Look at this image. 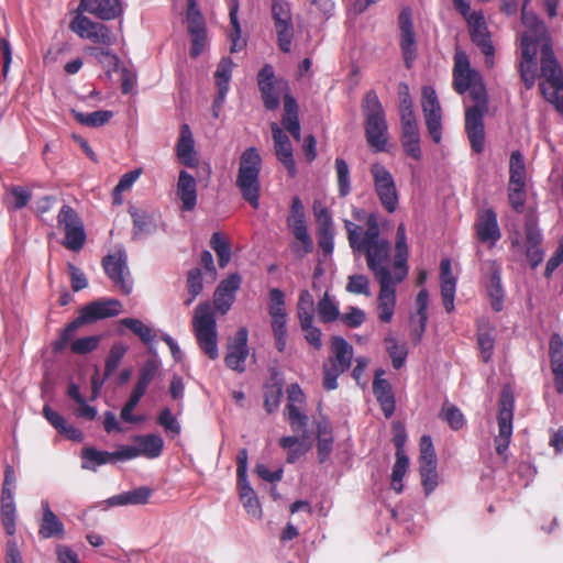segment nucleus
<instances>
[{
	"mask_svg": "<svg viewBox=\"0 0 563 563\" xmlns=\"http://www.w3.org/2000/svg\"><path fill=\"white\" fill-rule=\"evenodd\" d=\"M528 2L526 0L522 5V22L529 29L521 36L520 77L527 89H531L540 78L542 96L563 114V69L554 55L547 27L527 12Z\"/></svg>",
	"mask_w": 563,
	"mask_h": 563,
	"instance_id": "obj_1",
	"label": "nucleus"
},
{
	"mask_svg": "<svg viewBox=\"0 0 563 563\" xmlns=\"http://www.w3.org/2000/svg\"><path fill=\"white\" fill-rule=\"evenodd\" d=\"M347 241L354 252L363 253L368 269L376 280L394 278V266L390 260V243L380 236L379 221L376 213L366 218V229L350 220H344Z\"/></svg>",
	"mask_w": 563,
	"mask_h": 563,
	"instance_id": "obj_2",
	"label": "nucleus"
},
{
	"mask_svg": "<svg viewBox=\"0 0 563 563\" xmlns=\"http://www.w3.org/2000/svg\"><path fill=\"white\" fill-rule=\"evenodd\" d=\"M453 60L452 86L454 91L459 95L468 91L475 102L474 106L483 107L488 101L483 76L472 67L470 57L462 48H455Z\"/></svg>",
	"mask_w": 563,
	"mask_h": 563,
	"instance_id": "obj_3",
	"label": "nucleus"
},
{
	"mask_svg": "<svg viewBox=\"0 0 563 563\" xmlns=\"http://www.w3.org/2000/svg\"><path fill=\"white\" fill-rule=\"evenodd\" d=\"M365 136L375 152H383L388 142V124L385 110L375 91L366 92L362 102Z\"/></svg>",
	"mask_w": 563,
	"mask_h": 563,
	"instance_id": "obj_4",
	"label": "nucleus"
},
{
	"mask_svg": "<svg viewBox=\"0 0 563 563\" xmlns=\"http://www.w3.org/2000/svg\"><path fill=\"white\" fill-rule=\"evenodd\" d=\"M262 158L255 147L246 148L240 157L236 187L242 197L254 208L260 207V173Z\"/></svg>",
	"mask_w": 563,
	"mask_h": 563,
	"instance_id": "obj_5",
	"label": "nucleus"
},
{
	"mask_svg": "<svg viewBox=\"0 0 563 563\" xmlns=\"http://www.w3.org/2000/svg\"><path fill=\"white\" fill-rule=\"evenodd\" d=\"M121 311V302L117 299L97 300L86 305L79 310L77 318L63 330L56 347L64 350L79 328L100 319L115 317Z\"/></svg>",
	"mask_w": 563,
	"mask_h": 563,
	"instance_id": "obj_6",
	"label": "nucleus"
},
{
	"mask_svg": "<svg viewBox=\"0 0 563 563\" xmlns=\"http://www.w3.org/2000/svg\"><path fill=\"white\" fill-rule=\"evenodd\" d=\"M454 4L468 24L473 43L476 44L485 55L486 66L489 68L493 67L494 46L482 12H471V7L467 0H454Z\"/></svg>",
	"mask_w": 563,
	"mask_h": 563,
	"instance_id": "obj_7",
	"label": "nucleus"
},
{
	"mask_svg": "<svg viewBox=\"0 0 563 563\" xmlns=\"http://www.w3.org/2000/svg\"><path fill=\"white\" fill-rule=\"evenodd\" d=\"M515 398L510 386H504L498 401V435L495 438V449L498 455H503L511 440Z\"/></svg>",
	"mask_w": 563,
	"mask_h": 563,
	"instance_id": "obj_8",
	"label": "nucleus"
},
{
	"mask_svg": "<svg viewBox=\"0 0 563 563\" xmlns=\"http://www.w3.org/2000/svg\"><path fill=\"white\" fill-rule=\"evenodd\" d=\"M194 330L203 352H217V323L209 302L199 303L192 318Z\"/></svg>",
	"mask_w": 563,
	"mask_h": 563,
	"instance_id": "obj_9",
	"label": "nucleus"
},
{
	"mask_svg": "<svg viewBox=\"0 0 563 563\" xmlns=\"http://www.w3.org/2000/svg\"><path fill=\"white\" fill-rule=\"evenodd\" d=\"M257 85L267 110H276L279 107L280 97L285 99L286 95H290L288 82L276 78L273 66L268 64L260 70Z\"/></svg>",
	"mask_w": 563,
	"mask_h": 563,
	"instance_id": "obj_10",
	"label": "nucleus"
},
{
	"mask_svg": "<svg viewBox=\"0 0 563 563\" xmlns=\"http://www.w3.org/2000/svg\"><path fill=\"white\" fill-rule=\"evenodd\" d=\"M268 314L275 340V347L284 352L287 342V311L285 308V295L278 288L269 291Z\"/></svg>",
	"mask_w": 563,
	"mask_h": 563,
	"instance_id": "obj_11",
	"label": "nucleus"
},
{
	"mask_svg": "<svg viewBox=\"0 0 563 563\" xmlns=\"http://www.w3.org/2000/svg\"><path fill=\"white\" fill-rule=\"evenodd\" d=\"M57 223L65 233L64 246L69 251H80L86 242V232L77 212L64 205L58 212Z\"/></svg>",
	"mask_w": 563,
	"mask_h": 563,
	"instance_id": "obj_12",
	"label": "nucleus"
},
{
	"mask_svg": "<svg viewBox=\"0 0 563 563\" xmlns=\"http://www.w3.org/2000/svg\"><path fill=\"white\" fill-rule=\"evenodd\" d=\"M236 482L240 499L249 515L261 518L262 509L255 490L247 479V450H239L236 455Z\"/></svg>",
	"mask_w": 563,
	"mask_h": 563,
	"instance_id": "obj_13",
	"label": "nucleus"
},
{
	"mask_svg": "<svg viewBox=\"0 0 563 563\" xmlns=\"http://www.w3.org/2000/svg\"><path fill=\"white\" fill-rule=\"evenodd\" d=\"M375 192L384 209L393 213L398 208V191L393 175L379 163L371 166Z\"/></svg>",
	"mask_w": 563,
	"mask_h": 563,
	"instance_id": "obj_14",
	"label": "nucleus"
},
{
	"mask_svg": "<svg viewBox=\"0 0 563 563\" xmlns=\"http://www.w3.org/2000/svg\"><path fill=\"white\" fill-rule=\"evenodd\" d=\"M288 227L298 241L292 245V251L298 257H303L313 250V242L310 238L303 214V206L298 197L291 202V212L287 220Z\"/></svg>",
	"mask_w": 563,
	"mask_h": 563,
	"instance_id": "obj_15",
	"label": "nucleus"
},
{
	"mask_svg": "<svg viewBox=\"0 0 563 563\" xmlns=\"http://www.w3.org/2000/svg\"><path fill=\"white\" fill-rule=\"evenodd\" d=\"M422 112L428 132L434 143L442 139V108L434 88L424 86L421 99Z\"/></svg>",
	"mask_w": 563,
	"mask_h": 563,
	"instance_id": "obj_16",
	"label": "nucleus"
},
{
	"mask_svg": "<svg viewBox=\"0 0 563 563\" xmlns=\"http://www.w3.org/2000/svg\"><path fill=\"white\" fill-rule=\"evenodd\" d=\"M126 260V254L123 251L109 254L102 260L106 274L113 282L114 286L125 295L132 291V282Z\"/></svg>",
	"mask_w": 563,
	"mask_h": 563,
	"instance_id": "obj_17",
	"label": "nucleus"
},
{
	"mask_svg": "<svg viewBox=\"0 0 563 563\" xmlns=\"http://www.w3.org/2000/svg\"><path fill=\"white\" fill-rule=\"evenodd\" d=\"M488 111V104L473 106L465 111V131L475 153H482L485 147L484 115Z\"/></svg>",
	"mask_w": 563,
	"mask_h": 563,
	"instance_id": "obj_18",
	"label": "nucleus"
},
{
	"mask_svg": "<svg viewBox=\"0 0 563 563\" xmlns=\"http://www.w3.org/2000/svg\"><path fill=\"white\" fill-rule=\"evenodd\" d=\"M398 272L394 271V278L377 280L379 291L377 296V318L383 323H390L394 317L397 295L396 287L402 280H398Z\"/></svg>",
	"mask_w": 563,
	"mask_h": 563,
	"instance_id": "obj_19",
	"label": "nucleus"
},
{
	"mask_svg": "<svg viewBox=\"0 0 563 563\" xmlns=\"http://www.w3.org/2000/svg\"><path fill=\"white\" fill-rule=\"evenodd\" d=\"M399 31H400V48L405 65L410 68L413 60L416 59V34L413 31V24L411 19V10L404 8L398 18Z\"/></svg>",
	"mask_w": 563,
	"mask_h": 563,
	"instance_id": "obj_20",
	"label": "nucleus"
},
{
	"mask_svg": "<svg viewBox=\"0 0 563 563\" xmlns=\"http://www.w3.org/2000/svg\"><path fill=\"white\" fill-rule=\"evenodd\" d=\"M474 227L477 240L487 243L489 247L494 246L501 236L497 216L490 208L478 212Z\"/></svg>",
	"mask_w": 563,
	"mask_h": 563,
	"instance_id": "obj_21",
	"label": "nucleus"
},
{
	"mask_svg": "<svg viewBox=\"0 0 563 563\" xmlns=\"http://www.w3.org/2000/svg\"><path fill=\"white\" fill-rule=\"evenodd\" d=\"M78 12H86L96 18L110 21L123 13L121 0H80Z\"/></svg>",
	"mask_w": 563,
	"mask_h": 563,
	"instance_id": "obj_22",
	"label": "nucleus"
},
{
	"mask_svg": "<svg viewBox=\"0 0 563 563\" xmlns=\"http://www.w3.org/2000/svg\"><path fill=\"white\" fill-rule=\"evenodd\" d=\"M385 371L377 368L373 380V394L380 406L385 418L389 419L396 409V399L390 383L383 378Z\"/></svg>",
	"mask_w": 563,
	"mask_h": 563,
	"instance_id": "obj_23",
	"label": "nucleus"
},
{
	"mask_svg": "<svg viewBox=\"0 0 563 563\" xmlns=\"http://www.w3.org/2000/svg\"><path fill=\"white\" fill-rule=\"evenodd\" d=\"M526 232V246L527 257L532 267H537L543 260V252L541 250V233L537 227V218L533 212L526 216L525 222Z\"/></svg>",
	"mask_w": 563,
	"mask_h": 563,
	"instance_id": "obj_24",
	"label": "nucleus"
},
{
	"mask_svg": "<svg viewBox=\"0 0 563 563\" xmlns=\"http://www.w3.org/2000/svg\"><path fill=\"white\" fill-rule=\"evenodd\" d=\"M271 130L273 134L275 154L278 161L287 168L290 177H294L296 175V164L289 137L275 122L271 123Z\"/></svg>",
	"mask_w": 563,
	"mask_h": 563,
	"instance_id": "obj_25",
	"label": "nucleus"
},
{
	"mask_svg": "<svg viewBox=\"0 0 563 563\" xmlns=\"http://www.w3.org/2000/svg\"><path fill=\"white\" fill-rule=\"evenodd\" d=\"M241 284V277L239 274H231L228 278L223 279L214 291V306L221 313H227L231 308L235 291L239 289Z\"/></svg>",
	"mask_w": 563,
	"mask_h": 563,
	"instance_id": "obj_26",
	"label": "nucleus"
},
{
	"mask_svg": "<svg viewBox=\"0 0 563 563\" xmlns=\"http://www.w3.org/2000/svg\"><path fill=\"white\" fill-rule=\"evenodd\" d=\"M353 354H334L323 365V388L333 390L338 387V377L350 368Z\"/></svg>",
	"mask_w": 563,
	"mask_h": 563,
	"instance_id": "obj_27",
	"label": "nucleus"
},
{
	"mask_svg": "<svg viewBox=\"0 0 563 563\" xmlns=\"http://www.w3.org/2000/svg\"><path fill=\"white\" fill-rule=\"evenodd\" d=\"M42 519L40 521L38 536L42 539H63L65 527L62 520L51 509L48 501H42Z\"/></svg>",
	"mask_w": 563,
	"mask_h": 563,
	"instance_id": "obj_28",
	"label": "nucleus"
},
{
	"mask_svg": "<svg viewBox=\"0 0 563 563\" xmlns=\"http://www.w3.org/2000/svg\"><path fill=\"white\" fill-rule=\"evenodd\" d=\"M441 296L446 312L454 310V298L456 291V278L452 273L451 261L443 258L440 263Z\"/></svg>",
	"mask_w": 563,
	"mask_h": 563,
	"instance_id": "obj_29",
	"label": "nucleus"
},
{
	"mask_svg": "<svg viewBox=\"0 0 563 563\" xmlns=\"http://www.w3.org/2000/svg\"><path fill=\"white\" fill-rule=\"evenodd\" d=\"M176 195L181 201V210H194L197 205V183L195 177L186 170H180L179 173Z\"/></svg>",
	"mask_w": 563,
	"mask_h": 563,
	"instance_id": "obj_30",
	"label": "nucleus"
},
{
	"mask_svg": "<svg viewBox=\"0 0 563 563\" xmlns=\"http://www.w3.org/2000/svg\"><path fill=\"white\" fill-rule=\"evenodd\" d=\"M408 245H407V236L404 224H399L396 232V241H395V255H394V271L398 272V280H404L408 275Z\"/></svg>",
	"mask_w": 563,
	"mask_h": 563,
	"instance_id": "obj_31",
	"label": "nucleus"
},
{
	"mask_svg": "<svg viewBox=\"0 0 563 563\" xmlns=\"http://www.w3.org/2000/svg\"><path fill=\"white\" fill-rule=\"evenodd\" d=\"M194 144L190 128L188 124H184L180 129V136L176 150L180 163L188 167H194L198 163Z\"/></svg>",
	"mask_w": 563,
	"mask_h": 563,
	"instance_id": "obj_32",
	"label": "nucleus"
},
{
	"mask_svg": "<svg viewBox=\"0 0 563 563\" xmlns=\"http://www.w3.org/2000/svg\"><path fill=\"white\" fill-rule=\"evenodd\" d=\"M233 66L234 64L230 57H223L218 64L217 70L214 73L216 85L218 87L216 106H220L224 102L229 91V82L231 80Z\"/></svg>",
	"mask_w": 563,
	"mask_h": 563,
	"instance_id": "obj_33",
	"label": "nucleus"
},
{
	"mask_svg": "<svg viewBox=\"0 0 563 563\" xmlns=\"http://www.w3.org/2000/svg\"><path fill=\"white\" fill-rule=\"evenodd\" d=\"M282 124L285 130H287L294 136L295 140H300L298 104L291 95H286Z\"/></svg>",
	"mask_w": 563,
	"mask_h": 563,
	"instance_id": "obj_34",
	"label": "nucleus"
},
{
	"mask_svg": "<svg viewBox=\"0 0 563 563\" xmlns=\"http://www.w3.org/2000/svg\"><path fill=\"white\" fill-rule=\"evenodd\" d=\"M317 312L319 320L322 323H331L338 321L341 317L339 303L329 295L328 291H325L323 297L318 301Z\"/></svg>",
	"mask_w": 563,
	"mask_h": 563,
	"instance_id": "obj_35",
	"label": "nucleus"
},
{
	"mask_svg": "<svg viewBox=\"0 0 563 563\" xmlns=\"http://www.w3.org/2000/svg\"><path fill=\"white\" fill-rule=\"evenodd\" d=\"M159 365V362L155 358H150L146 361L139 371L137 382L133 390L144 396L147 387L157 376Z\"/></svg>",
	"mask_w": 563,
	"mask_h": 563,
	"instance_id": "obj_36",
	"label": "nucleus"
},
{
	"mask_svg": "<svg viewBox=\"0 0 563 563\" xmlns=\"http://www.w3.org/2000/svg\"><path fill=\"white\" fill-rule=\"evenodd\" d=\"M139 443L140 455L147 459H156L162 454L164 448L163 439L157 434H145L135 438Z\"/></svg>",
	"mask_w": 563,
	"mask_h": 563,
	"instance_id": "obj_37",
	"label": "nucleus"
},
{
	"mask_svg": "<svg viewBox=\"0 0 563 563\" xmlns=\"http://www.w3.org/2000/svg\"><path fill=\"white\" fill-rule=\"evenodd\" d=\"M1 523L7 534L15 533V503L14 495H1Z\"/></svg>",
	"mask_w": 563,
	"mask_h": 563,
	"instance_id": "obj_38",
	"label": "nucleus"
},
{
	"mask_svg": "<svg viewBox=\"0 0 563 563\" xmlns=\"http://www.w3.org/2000/svg\"><path fill=\"white\" fill-rule=\"evenodd\" d=\"M527 172L522 154L514 151L509 159V184L511 186H526Z\"/></svg>",
	"mask_w": 563,
	"mask_h": 563,
	"instance_id": "obj_39",
	"label": "nucleus"
},
{
	"mask_svg": "<svg viewBox=\"0 0 563 563\" xmlns=\"http://www.w3.org/2000/svg\"><path fill=\"white\" fill-rule=\"evenodd\" d=\"M153 490L146 486L137 487L133 490L112 497L114 505H145L147 504Z\"/></svg>",
	"mask_w": 563,
	"mask_h": 563,
	"instance_id": "obj_40",
	"label": "nucleus"
},
{
	"mask_svg": "<svg viewBox=\"0 0 563 563\" xmlns=\"http://www.w3.org/2000/svg\"><path fill=\"white\" fill-rule=\"evenodd\" d=\"M82 468L96 470L97 466L112 463V452L98 451L93 448H85L81 451Z\"/></svg>",
	"mask_w": 563,
	"mask_h": 563,
	"instance_id": "obj_41",
	"label": "nucleus"
},
{
	"mask_svg": "<svg viewBox=\"0 0 563 563\" xmlns=\"http://www.w3.org/2000/svg\"><path fill=\"white\" fill-rule=\"evenodd\" d=\"M73 114L78 123L89 128L102 126L113 117V113L110 110H98L91 113H82L73 110Z\"/></svg>",
	"mask_w": 563,
	"mask_h": 563,
	"instance_id": "obj_42",
	"label": "nucleus"
},
{
	"mask_svg": "<svg viewBox=\"0 0 563 563\" xmlns=\"http://www.w3.org/2000/svg\"><path fill=\"white\" fill-rule=\"evenodd\" d=\"M238 11H239V0H231L230 3V22L232 25V30L229 33V38L231 41L230 51L232 53H236L241 51L245 43L241 41V26L238 20Z\"/></svg>",
	"mask_w": 563,
	"mask_h": 563,
	"instance_id": "obj_43",
	"label": "nucleus"
},
{
	"mask_svg": "<svg viewBox=\"0 0 563 563\" xmlns=\"http://www.w3.org/2000/svg\"><path fill=\"white\" fill-rule=\"evenodd\" d=\"M487 292L490 298L493 309L498 312L503 308L504 290L500 279V268L494 267L489 284L487 286Z\"/></svg>",
	"mask_w": 563,
	"mask_h": 563,
	"instance_id": "obj_44",
	"label": "nucleus"
},
{
	"mask_svg": "<svg viewBox=\"0 0 563 563\" xmlns=\"http://www.w3.org/2000/svg\"><path fill=\"white\" fill-rule=\"evenodd\" d=\"M439 417L445 421L454 431L463 429L466 423L464 415L460 408L450 402L443 404Z\"/></svg>",
	"mask_w": 563,
	"mask_h": 563,
	"instance_id": "obj_45",
	"label": "nucleus"
},
{
	"mask_svg": "<svg viewBox=\"0 0 563 563\" xmlns=\"http://www.w3.org/2000/svg\"><path fill=\"white\" fill-rule=\"evenodd\" d=\"M419 473L421 477V485L426 495H430L438 486V472L437 462L419 463Z\"/></svg>",
	"mask_w": 563,
	"mask_h": 563,
	"instance_id": "obj_46",
	"label": "nucleus"
},
{
	"mask_svg": "<svg viewBox=\"0 0 563 563\" xmlns=\"http://www.w3.org/2000/svg\"><path fill=\"white\" fill-rule=\"evenodd\" d=\"M85 12H78L69 23V29L76 33L80 38L86 40V35H90L95 29H98L101 23L93 22L88 16L84 15Z\"/></svg>",
	"mask_w": 563,
	"mask_h": 563,
	"instance_id": "obj_47",
	"label": "nucleus"
},
{
	"mask_svg": "<svg viewBox=\"0 0 563 563\" xmlns=\"http://www.w3.org/2000/svg\"><path fill=\"white\" fill-rule=\"evenodd\" d=\"M210 245L218 256L219 266L224 268L231 258V249L229 243L219 232H214L211 236Z\"/></svg>",
	"mask_w": 563,
	"mask_h": 563,
	"instance_id": "obj_48",
	"label": "nucleus"
},
{
	"mask_svg": "<svg viewBox=\"0 0 563 563\" xmlns=\"http://www.w3.org/2000/svg\"><path fill=\"white\" fill-rule=\"evenodd\" d=\"M131 216L133 218L135 238L143 234H150L155 231L156 224L152 216L144 211H133Z\"/></svg>",
	"mask_w": 563,
	"mask_h": 563,
	"instance_id": "obj_49",
	"label": "nucleus"
},
{
	"mask_svg": "<svg viewBox=\"0 0 563 563\" xmlns=\"http://www.w3.org/2000/svg\"><path fill=\"white\" fill-rule=\"evenodd\" d=\"M288 422L294 432H301L303 438L307 433L308 417L302 413L294 404L286 405Z\"/></svg>",
	"mask_w": 563,
	"mask_h": 563,
	"instance_id": "obj_50",
	"label": "nucleus"
},
{
	"mask_svg": "<svg viewBox=\"0 0 563 563\" xmlns=\"http://www.w3.org/2000/svg\"><path fill=\"white\" fill-rule=\"evenodd\" d=\"M428 301H429V294L426 289H421L416 298L417 303V328H415V332L417 334V338H420L421 333L424 331L426 322H427V308H428Z\"/></svg>",
	"mask_w": 563,
	"mask_h": 563,
	"instance_id": "obj_51",
	"label": "nucleus"
},
{
	"mask_svg": "<svg viewBox=\"0 0 563 563\" xmlns=\"http://www.w3.org/2000/svg\"><path fill=\"white\" fill-rule=\"evenodd\" d=\"M121 323L146 344L151 343L155 336L153 330L139 319L125 318L121 320Z\"/></svg>",
	"mask_w": 563,
	"mask_h": 563,
	"instance_id": "obj_52",
	"label": "nucleus"
},
{
	"mask_svg": "<svg viewBox=\"0 0 563 563\" xmlns=\"http://www.w3.org/2000/svg\"><path fill=\"white\" fill-rule=\"evenodd\" d=\"M401 145L408 156L417 161L421 158L419 131L401 133Z\"/></svg>",
	"mask_w": 563,
	"mask_h": 563,
	"instance_id": "obj_53",
	"label": "nucleus"
},
{
	"mask_svg": "<svg viewBox=\"0 0 563 563\" xmlns=\"http://www.w3.org/2000/svg\"><path fill=\"white\" fill-rule=\"evenodd\" d=\"M299 324L310 347L320 350L322 346V333L321 330L313 324V319L299 321Z\"/></svg>",
	"mask_w": 563,
	"mask_h": 563,
	"instance_id": "obj_54",
	"label": "nucleus"
},
{
	"mask_svg": "<svg viewBox=\"0 0 563 563\" xmlns=\"http://www.w3.org/2000/svg\"><path fill=\"white\" fill-rule=\"evenodd\" d=\"M346 291L354 295H364L369 297L372 295L369 289V279L363 274L351 275L347 278Z\"/></svg>",
	"mask_w": 563,
	"mask_h": 563,
	"instance_id": "obj_55",
	"label": "nucleus"
},
{
	"mask_svg": "<svg viewBox=\"0 0 563 563\" xmlns=\"http://www.w3.org/2000/svg\"><path fill=\"white\" fill-rule=\"evenodd\" d=\"M335 170L339 186V194L341 197H346L350 194V169L343 158L335 159Z\"/></svg>",
	"mask_w": 563,
	"mask_h": 563,
	"instance_id": "obj_56",
	"label": "nucleus"
},
{
	"mask_svg": "<svg viewBox=\"0 0 563 563\" xmlns=\"http://www.w3.org/2000/svg\"><path fill=\"white\" fill-rule=\"evenodd\" d=\"M283 388L278 384L266 385L264 388V407L268 413H273L280 404Z\"/></svg>",
	"mask_w": 563,
	"mask_h": 563,
	"instance_id": "obj_57",
	"label": "nucleus"
},
{
	"mask_svg": "<svg viewBox=\"0 0 563 563\" xmlns=\"http://www.w3.org/2000/svg\"><path fill=\"white\" fill-rule=\"evenodd\" d=\"M314 300L308 290H302L297 303V317L299 321L313 319Z\"/></svg>",
	"mask_w": 563,
	"mask_h": 563,
	"instance_id": "obj_58",
	"label": "nucleus"
},
{
	"mask_svg": "<svg viewBox=\"0 0 563 563\" xmlns=\"http://www.w3.org/2000/svg\"><path fill=\"white\" fill-rule=\"evenodd\" d=\"M272 14L275 26L292 23L290 7L284 0H274Z\"/></svg>",
	"mask_w": 563,
	"mask_h": 563,
	"instance_id": "obj_59",
	"label": "nucleus"
},
{
	"mask_svg": "<svg viewBox=\"0 0 563 563\" xmlns=\"http://www.w3.org/2000/svg\"><path fill=\"white\" fill-rule=\"evenodd\" d=\"M187 288L190 297L186 300V305L189 306L196 299V297L202 291V276L198 268L191 269L187 276Z\"/></svg>",
	"mask_w": 563,
	"mask_h": 563,
	"instance_id": "obj_60",
	"label": "nucleus"
},
{
	"mask_svg": "<svg viewBox=\"0 0 563 563\" xmlns=\"http://www.w3.org/2000/svg\"><path fill=\"white\" fill-rule=\"evenodd\" d=\"M157 423L164 428L165 432L178 435L181 431L180 423L174 417L169 408L161 410L157 417Z\"/></svg>",
	"mask_w": 563,
	"mask_h": 563,
	"instance_id": "obj_61",
	"label": "nucleus"
},
{
	"mask_svg": "<svg viewBox=\"0 0 563 563\" xmlns=\"http://www.w3.org/2000/svg\"><path fill=\"white\" fill-rule=\"evenodd\" d=\"M526 186H511L508 185V200L511 208L521 213L526 203Z\"/></svg>",
	"mask_w": 563,
	"mask_h": 563,
	"instance_id": "obj_62",
	"label": "nucleus"
},
{
	"mask_svg": "<svg viewBox=\"0 0 563 563\" xmlns=\"http://www.w3.org/2000/svg\"><path fill=\"white\" fill-rule=\"evenodd\" d=\"M86 40L96 44L111 46L114 43L115 37L109 26L101 23L98 29H95L92 33H90V35H86Z\"/></svg>",
	"mask_w": 563,
	"mask_h": 563,
	"instance_id": "obj_63",
	"label": "nucleus"
},
{
	"mask_svg": "<svg viewBox=\"0 0 563 563\" xmlns=\"http://www.w3.org/2000/svg\"><path fill=\"white\" fill-rule=\"evenodd\" d=\"M551 368L555 389L559 394H563V354H551Z\"/></svg>",
	"mask_w": 563,
	"mask_h": 563,
	"instance_id": "obj_64",
	"label": "nucleus"
}]
</instances>
